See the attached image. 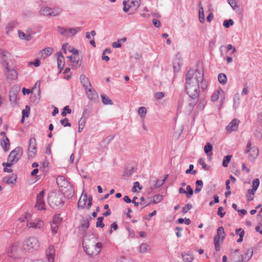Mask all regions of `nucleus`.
I'll return each instance as SVG.
<instances>
[{
	"mask_svg": "<svg viewBox=\"0 0 262 262\" xmlns=\"http://www.w3.org/2000/svg\"><path fill=\"white\" fill-rule=\"evenodd\" d=\"M182 257L185 262H191L193 259V255L191 253H182Z\"/></svg>",
	"mask_w": 262,
	"mask_h": 262,
	"instance_id": "c756f323",
	"label": "nucleus"
},
{
	"mask_svg": "<svg viewBox=\"0 0 262 262\" xmlns=\"http://www.w3.org/2000/svg\"><path fill=\"white\" fill-rule=\"evenodd\" d=\"M17 24L14 21H11L8 24L6 27V33L10 34L11 32L16 27Z\"/></svg>",
	"mask_w": 262,
	"mask_h": 262,
	"instance_id": "7c9ffc66",
	"label": "nucleus"
},
{
	"mask_svg": "<svg viewBox=\"0 0 262 262\" xmlns=\"http://www.w3.org/2000/svg\"><path fill=\"white\" fill-rule=\"evenodd\" d=\"M30 111V106L28 105H26L25 107V109L23 110L22 111V115L23 118L28 117L29 116Z\"/></svg>",
	"mask_w": 262,
	"mask_h": 262,
	"instance_id": "de8ad7c7",
	"label": "nucleus"
},
{
	"mask_svg": "<svg viewBox=\"0 0 262 262\" xmlns=\"http://www.w3.org/2000/svg\"><path fill=\"white\" fill-rule=\"evenodd\" d=\"M46 257L48 262H54L55 250L53 245H50L46 251Z\"/></svg>",
	"mask_w": 262,
	"mask_h": 262,
	"instance_id": "f3484780",
	"label": "nucleus"
},
{
	"mask_svg": "<svg viewBox=\"0 0 262 262\" xmlns=\"http://www.w3.org/2000/svg\"><path fill=\"white\" fill-rule=\"evenodd\" d=\"M228 2L233 10L236 11L239 10V6L237 5L235 0H228Z\"/></svg>",
	"mask_w": 262,
	"mask_h": 262,
	"instance_id": "58836bf2",
	"label": "nucleus"
},
{
	"mask_svg": "<svg viewBox=\"0 0 262 262\" xmlns=\"http://www.w3.org/2000/svg\"><path fill=\"white\" fill-rule=\"evenodd\" d=\"M212 150V145L209 143H207L204 147V151L206 155L210 157L211 156V151Z\"/></svg>",
	"mask_w": 262,
	"mask_h": 262,
	"instance_id": "473e14b6",
	"label": "nucleus"
},
{
	"mask_svg": "<svg viewBox=\"0 0 262 262\" xmlns=\"http://www.w3.org/2000/svg\"><path fill=\"white\" fill-rule=\"evenodd\" d=\"M193 165L190 164L189 165V169L186 170V173H190L191 174H195L196 172V170H193Z\"/></svg>",
	"mask_w": 262,
	"mask_h": 262,
	"instance_id": "052dcab7",
	"label": "nucleus"
},
{
	"mask_svg": "<svg viewBox=\"0 0 262 262\" xmlns=\"http://www.w3.org/2000/svg\"><path fill=\"white\" fill-rule=\"evenodd\" d=\"M142 11H143V12L141 13V15L142 17L147 18L149 16V14L148 13V10L147 7H144Z\"/></svg>",
	"mask_w": 262,
	"mask_h": 262,
	"instance_id": "680f3d73",
	"label": "nucleus"
},
{
	"mask_svg": "<svg viewBox=\"0 0 262 262\" xmlns=\"http://www.w3.org/2000/svg\"><path fill=\"white\" fill-rule=\"evenodd\" d=\"M40 80L37 81L32 89L31 93H33V92H35V91H36L37 93L39 94V93H40Z\"/></svg>",
	"mask_w": 262,
	"mask_h": 262,
	"instance_id": "c03bdc74",
	"label": "nucleus"
},
{
	"mask_svg": "<svg viewBox=\"0 0 262 262\" xmlns=\"http://www.w3.org/2000/svg\"><path fill=\"white\" fill-rule=\"evenodd\" d=\"M18 250V246L17 244H12L8 249L7 253L9 256L12 258H16Z\"/></svg>",
	"mask_w": 262,
	"mask_h": 262,
	"instance_id": "6ab92c4d",
	"label": "nucleus"
},
{
	"mask_svg": "<svg viewBox=\"0 0 262 262\" xmlns=\"http://www.w3.org/2000/svg\"><path fill=\"white\" fill-rule=\"evenodd\" d=\"M44 194L45 191L42 190L36 196V202L35 207L38 210H45L46 209L43 201Z\"/></svg>",
	"mask_w": 262,
	"mask_h": 262,
	"instance_id": "f8f14e48",
	"label": "nucleus"
},
{
	"mask_svg": "<svg viewBox=\"0 0 262 262\" xmlns=\"http://www.w3.org/2000/svg\"><path fill=\"white\" fill-rule=\"evenodd\" d=\"M102 101L104 105H113V101L107 96L104 95H101Z\"/></svg>",
	"mask_w": 262,
	"mask_h": 262,
	"instance_id": "72a5a7b5",
	"label": "nucleus"
},
{
	"mask_svg": "<svg viewBox=\"0 0 262 262\" xmlns=\"http://www.w3.org/2000/svg\"><path fill=\"white\" fill-rule=\"evenodd\" d=\"M23 154V149L17 147L11 151L8 157V162H4L2 165L4 167H10L17 162Z\"/></svg>",
	"mask_w": 262,
	"mask_h": 262,
	"instance_id": "39448f33",
	"label": "nucleus"
},
{
	"mask_svg": "<svg viewBox=\"0 0 262 262\" xmlns=\"http://www.w3.org/2000/svg\"><path fill=\"white\" fill-rule=\"evenodd\" d=\"M219 94H220V91L219 90L215 91L213 93V94L212 95V96L211 97V100L212 101H216L218 99L219 97Z\"/></svg>",
	"mask_w": 262,
	"mask_h": 262,
	"instance_id": "6e6d98bb",
	"label": "nucleus"
},
{
	"mask_svg": "<svg viewBox=\"0 0 262 262\" xmlns=\"http://www.w3.org/2000/svg\"><path fill=\"white\" fill-rule=\"evenodd\" d=\"M214 244L215 250L218 251L220 250V240L217 239V238H214L213 239Z\"/></svg>",
	"mask_w": 262,
	"mask_h": 262,
	"instance_id": "e2e57ef3",
	"label": "nucleus"
},
{
	"mask_svg": "<svg viewBox=\"0 0 262 262\" xmlns=\"http://www.w3.org/2000/svg\"><path fill=\"white\" fill-rule=\"evenodd\" d=\"M207 87V82L204 79L203 70L190 69L185 76V90L189 97L194 100L191 104L192 109L199 97L200 88L204 90Z\"/></svg>",
	"mask_w": 262,
	"mask_h": 262,
	"instance_id": "f257e3e1",
	"label": "nucleus"
},
{
	"mask_svg": "<svg viewBox=\"0 0 262 262\" xmlns=\"http://www.w3.org/2000/svg\"><path fill=\"white\" fill-rule=\"evenodd\" d=\"M62 11V9L58 7H55L51 8V15L56 16L59 15Z\"/></svg>",
	"mask_w": 262,
	"mask_h": 262,
	"instance_id": "e433bc0d",
	"label": "nucleus"
},
{
	"mask_svg": "<svg viewBox=\"0 0 262 262\" xmlns=\"http://www.w3.org/2000/svg\"><path fill=\"white\" fill-rule=\"evenodd\" d=\"M223 210H224V208L223 207H219L218 210H217V214L219 215H220L221 217H223L226 213L225 212H223Z\"/></svg>",
	"mask_w": 262,
	"mask_h": 262,
	"instance_id": "338daca9",
	"label": "nucleus"
},
{
	"mask_svg": "<svg viewBox=\"0 0 262 262\" xmlns=\"http://www.w3.org/2000/svg\"><path fill=\"white\" fill-rule=\"evenodd\" d=\"M167 177H168V175H166L165 176V177L164 178H163V179H162L161 180H160V181L157 180L156 184L155 186V187L157 188V187H159L161 186H162L165 182V181L166 179L167 178Z\"/></svg>",
	"mask_w": 262,
	"mask_h": 262,
	"instance_id": "13d9d810",
	"label": "nucleus"
},
{
	"mask_svg": "<svg viewBox=\"0 0 262 262\" xmlns=\"http://www.w3.org/2000/svg\"><path fill=\"white\" fill-rule=\"evenodd\" d=\"M18 35L20 39L27 41L30 40L32 38L31 32L29 30L27 31V33H24L21 30H18Z\"/></svg>",
	"mask_w": 262,
	"mask_h": 262,
	"instance_id": "4be33fe9",
	"label": "nucleus"
},
{
	"mask_svg": "<svg viewBox=\"0 0 262 262\" xmlns=\"http://www.w3.org/2000/svg\"><path fill=\"white\" fill-rule=\"evenodd\" d=\"M164 96V95L162 92H157L155 95V97L157 100L162 99Z\"/></svg>",
	"mask_w": 262,
	"mask_h": 262,
	"instance_id": "774afa93",
	"label": "nucleus"
},
{
	"mask_svg": "<svg viewBox=\"0 0 262 262\" xmlns=\"http://www.w3.org/2000/svg\"><path fill=\"white\" fill-rule=\"evenodd\" d=\"M245 153H249L248 159L250 161H253L257 158L259 154V149L257 146H252L251 142L249 141L247 144Z\"/></svg>",
	"mask_w": 262,
	"mask_h": 262,
	"instance_id": "423d86ee",
	"label": "nucleus"
},
{
	"mask_svg": "<svg viewBox=\"0 0 262 262\" xmlns=\"http://www.w3.org/2000/svg\"><path fill=\"white\" fill-rule=\"evenodd\" d=\"M72 62V67L73 69H77L79 68L82 63V59L78 55V51H75L72 55L68 57Z\"/></svg>",
	"mask_w": 262,
	"mask_h": 262,
	"instance_id": "9d476101",
	"label": "nucleus"
},
{
	"mask_svg": "<svg viewBox=\"0 0 262 262\" xmlns=\"http://www.w3.org/2000/svg\"><path fill=\"white\" fill-rule=\"evenodd\" d=\"M49 202L50 206L53 208H58L62 206L63 204L62 194H54L49 197Z\"/></svg>",
	"mask_w": 262,
	"mask_h": 262,
	"instance_id": "6e6552de",
	"label": "nucleus"
},
{
	"mask_svg": "<svg viewBox=\"0 0 262 262\" xmlns=\"http://www.w3.org/2000/svg\"><path fill=\"white\" fill-rule=\"evenodd\" d=\"M93 242L90 241L89 243H86L84 241L83 243V248L85 252L92 256L97 255L101 251L102 244L101 243L96 242L95 238L93 237Z\"/></svg>",
	"mask_w": 262,
	"mask_h": 262,
	"instance_id": "7ed1b4c3",
	"label": "nucleus"
},
{
	"mask_svg": "<svg viewBox=\"0 0 262 262\" xmlns=\"http://www.w3.org/2000/svg\"><path fill=\"white\" fill-rule=\"evenodd\" d=\"M162 199L163 196L162 195L157 194L152 197L148 198V202L144 203V198L143 197H141L140 198V204L144 207L150 205L151 204H158L162 201Z\"/></svg>",
	"mask_w": 262,
	"mask_h": 262,
	"instance_id": "1a4fd4ad",
	"label": "nucleus"
},
{
	"mask_svg": "<svg viewBox=\"0 0 262 262\" xmlns=\"http://www.w3.org/2000/svg\"><path fill=\"white\" fill-rule=\"evenodd\" d=\"M53 49L52 48H46L42 50L39 54L40 55V58L45 59L48 56H50L53 52Z\"/></svg>",
	"mask_w": 262,
	"mask_h": 262,
	"instance_id": "b1692460",
	"label": "nucleus"
},
{
	"mask_svg": "<svg viewBox=\"0 0 262 262\" xmlns=\"http://www.w3.org/2000/svg\"><path fill=\"white\" fill-rule=\"evenodd\" d=\"M103 219H104V218L102 216L99 217L97 219V221L96 225V227L103 228L104 227V224L102 222Z\"/></svg>",
	"mask_w": 262,
	"mask_h": 262,
	"instance_id": "8fccbe9b",
	"label": "nucleus"
},
{
	"mask_svg": "<svg viewBox=\"0 0 262 262\" xmlns=\"http://www.w3.org/2000/svg\"><path fill=\"white\" fill-rule=\"evenodd\" d=\"M1 144L3 149L7 151L9 149L10 143L9 140L7 137L3 138L1 140Z\"/></svg>",
	"mask_w": 262,
	"mask_h": 262,
	"instance_id": "a878e982",
	"label": "nucleus"
},
{
	"mask_svg": "<svg viewBox=\"0 0 262 262\" xmlns=\"http://www.w3.org/2000/svg\"><path fill=\"white\" fill-rule=\"evenodd\" d=\"M123 10L124 12H127L129 10H136L140 5V0H127L123 2Z\"/></svg>",
	"mask_w": 262,
	"mask_h": 262,
	"instance_id": "0eeeda50",
	"label": "nucleus"
},
{
	"mask_svg": "<svg viewBox=\"0 0 262 262\" xmlns=\"http://www.w3.org/2000/svg\"><path fill=\"white\" fill-rule=\"evenodd\" d=\"M239 121L236 119H234L226 126V129L229 133H231L237 130L238 128Z\"/></svg>",
	"mask_w": 262,
	"mask_h": 262,
	"instance_id": "aec40b11",
	"label": "nucleus"
},
{
	"mask_svg": "<svg viewBox=\"0 0 262 262\" xmlns=\"http://www.w3.org/2000/svg\"><path fill=\"white\" fill-rule=\"evenodd\" d=\"M259 185V180L258 179H255L252 182V189L253 190H256L257 189L258 186Z\"/></svg>",
	"mask_w": 262,
	"mask_h": 262,
	"instance_id": "5fc2aeb1",
	"label": "nucleus"
},
{
	"mask_svg": "<svg viewBox=\"0 0 262 262\" xmlns=\"http://www.w3.org/2000/svg\"><path fill=\"white\" fill-rule=\"evenodd\" d=\"M149 246L146 243L142 244L140 247V250L142 253H145L149 251Z\"/></svg>",
	"mask_w": 262,
	"mask_h": 262,
	"instance_id": "a18cd8bd",
	"label": "nucleus"
},
{
	"mask_svg": "<svg viewBox=\"0 0 262 262\" xmlns=\"http://www.w3.org/2000/svg\"><path fill=\"white\" fill-rule=\"evenodd\" d=\"M191 208L192 205L190 204H187L182 209L183 212L184 213L187 212Z\"/></svg>",
	"mask_w": 262,
	"mask_h": 262,
	"instance_id": "69168bd1",
	"label": "nucleus"
},
{
	"mask_svg": "<svg viewBox=\"0 0 262 262\" xmlns=\"http://www.w3.org/2000/svg\"><path fill=\"white\" fill-rule=\"evenodd\" d=\"M9 99L12 103L14 104H16L17 100V94L15 92H13L12 91H10Z\"/></svg>",
	"mask_w": 262,
	"mask_h": 262,
	"instance_id": "f704fd0d",
	"label": "nucleus"
},
{
	"mask_svg": "<svg viewBox=\"0 0 262 262\" xmlns=\"http://www.w3.org/2000/svg\"><path fill=\"white\" fill-rule=\"evenodd\" d=\"M86 93L89 99L96 101L98 99V95L94 89L89 88L86 90Z\"/></svg>",
	"mask_w": 262,
	"mask_h": 262,
	"instance_id": "412c9836",
	"label": "nucleus"
},
{
	"mask_svg": "<svg viewBox=\"0 0 262 262\" xmlns=\"http://www.w3.org/2000/svg\"><path fill=\"white\" fill-rule=\"evenodd\" d=\"M60 122L64 127L71 126V123L68 122V120L67 118H64L63 119H61L60 121Z\"/></svg>",
	"mask_w": 262,
	"mask_h": 262,
	"instance_id": "0e129e2a",
	"label": "nucleus"
},
{
	"mask_svg": "<svg viewBox=\"0 0 262 262\" xmlns=\"http://www.w3.org/2000/svg\"><path fill=\"white\" fill-rule=\"evenodd\" d=\"M256 190H253V189H248L247 191V198L249 201H251L253 200V195Z\"/></svg>",
	"mask_w": 262,
	"mask_h": 262,
	"instance_id": "79ce46f5",
	"label": "nucleus"
},
{
	"mask_svg": "<svg viewBox=\"0 0 262 262\" xmlns=\"http://www.w3.org/2000/svg\"><path fill=\"white\" fill-rule=\"evenodd\" d=\"M80 82L85 90L91 86L88 78L84 75H81L80 77Z\"/></svg>",
	"mask_w": 262,
	"mask_h": 262,
	"instance_id": "393cba45",
	"label": "nucleus"
},
{
	"mask_svg": "<svg viewBox=\"0 0 262 262\" xmlns=\"http://www.w3.org/2000/svg\"><path fill=\"white\" fill-rule=\"evenodd\" d=\"M199 14L200 21L201 23H203L205 20V15L204 13V10L201 5V2L199 3Z\"/></svg>",
	"mask_w": 262,
	"mask_h": 262,
	"instance_id": "2f4dec72",
	"label": "nucleus"
},
{
	"mask_svg": "<svg viewBox=\"0 0 262 262\" xmlns=\"http://www.w3.org/2000/svg\"><path fill=\"white\" fill-rule=\"evenodd\" d=\"M36 140L32 138L29 140L28 155L29 158L34 157L36 154Z\"/></svg>",
	"mask_w": 262,
	"mask_h": 262,
	"instance_id": "2eb2a0df",
	"label": "nucleus"
},
{
	"mask_svg": "<svg viewBox=\"0 0 262 262\" xmlns=\"http://www.w3.org/2000/svg\"><path fill=\"white\" fill-rule=\"evenodd\" d=\"M199 163L202 165V168L205 170H208L209 167L205 163V160L203 158H200L199 160Z\"/></svg>",
	"mask_w": 262,
	"mask_h": 262,
	"instance_id": "09e8293b",
	"label": "nucleus"
},
{
	"mask_svg": "<svg viewBox=\"0 0 262 262\" xmlns=\"http://www.w3.org/2000/svg\"><path fill=\"white\" fill-rule=\"evenodd\" d=\"M60 33L65 36H74L77 33L80 31V27H76L75 28H66L58 27Z\"/></svg>",
	"mask_w": 262,
	"mask_h": 262,
	"instance_id": "9b49d317",
	"label": "nucleus"
},
{
	"mask_svg": "<svg viewBox=\"0 0 262 262\" xmlns=\"http://www.w3.org/2000/svg\"><path fill=\"white\" fill-rule=\"evenodd\" d=\"M6 72L5 75L8 79L14 80L17 78V73L13 69H10L9 66L5 67Z\"/></svg>",
	"mask_w": 262,
	"mask_h": 262,
	"instance_id": "a211bd4d",
	"label": "nucleus"
},
{
	"mask_svg": "<svg viewBox=\"0 0 262 262\" xmlns=\"http://www.w3.org/2000/svg\"><path fill=\"white\" fill-rule=\"evenodd\" d=\"M89 221L85 220L81 222L80 230L85 231L89 227Z\"/></svg>",
	"mask_w": 262,
	"mask_h": 262,
	"instance_id": "4c0bfd02",
	"label": "nucleus"
},
{
	"mask_svg": "<svg viewBox=\"0 0 262 262\" xmlns=\"http://www.w3.org/2000/svg\"><path fill=\"white\" fill-rule=\"evenodd\" d=\"M71 110L69 108V106H66L63 108V111L61 113V115L63 117H66L67 114H71Z\"/></svg>",
	"mask_w": 262,
	"mask_h": 262,
	"instance_id": "4d7b16f0",
	"label": "nucleus"
},
{
	"mask_svg": "<svg viewBox=\"0 0 262 262\" xmlns=\"http://www.w3.org/2000/svg\"><path fill=\"white\" fill-rule=\"evenodd\" d=\"M27 226L30 228L41 229L44 226V222L40 219H36L33 221L28 222Z\"/></svg>",
	"mask_w": 262,
	"mask_h": 262,
	"instance_id": "dca6fc26",
	"label": "nucleus"
},
{
	"mask_svg": "<svg viewBox=\"0 0 262 262\" xmlns=\"http://www.w3.org/2000/svg\"><path fill=\"white\" fill-rule=\"evenodd\" d=\"M214 238H217V239H221L222 241L225 238V232L224 229L223 227H219L217 230V235H216Z\"/></svg>",
	"mask_w": 262,
	"mask_h": 262,
	"instance_id": "bb28decb",
	"label": "nucleus"
},
{
	"mask_svg": "<svg viewBox=\"0 0 262 262\" xmlns=\"http://www.w3.org/2000/svg\"><path fill=\"white\" fill-rule=\"evenodd\" d=\"M232 156L228 155L224 157L223 161V166L224 167H226L228 166L229 163L230 162Z\"/></svg>",
	"mask_w": 262,
	"mask_h": 262,
	"instance_id": "49530a36",
	"label": "nucleus"
},
{
	"mask_svg": "<svg viewBox=\"0 0 262 262\" xmlns=\"http://www.w3.org/2000/svg\"><path fill=\"white\" fill-rule=\"evenodd\" d=\"M186 195L188 198H190L193 194V191L190 185H188L186 187Z\"/></svg>",
	"mask_w": 262,
	"mask_h": 262,
	"instance_id": "3c124183",
	"label": "nucleus"
},
{
	"mask_svg": "<svg viewBox=\"0 0 262 262\" xmlns=\"http://www.w3.org/2000/svg\"><path fill=\"white\" fill-rule=\"evenodd\" d=\"M234 24V21L232 19H228V20H225L224 21L223 23V26L226 28H228L230 27V26H232Z\"/></svg>",
	"mask_w": 262,
	"mask_h": 262,
	"instance_id": "603ef678",
	"label": "nucleus"
},
{
	"mask_svg": "<svg viewBox=\"0 0 262 262\" xmlns=\"http://www.w3.org/2000/svg\"><path fill=\"white\" fill-rule=\"evenodd\" d=\"M85 124V120L83 119L82 118L79 120V128L78 131L80 132L83 128Z\"/></svg>",
	"mask_w": 262,
	"mask_h": 262,
	"instance_id": "bf43d9fd",
	"label": "nucleus"
},
{
	"mask_svg": "<svg viewBox=\"0 0 262 262\" xmlns=\"http://www.w3.org/2000/svg\"><path fill=\"white\" fill-rule=\"evenodd\" d=\"M62 218L60 217V214H56L53 216V220L52 221V223H54L55 224L59 226L62 222Z\"/></svg>",
	"mask_w": 262,
	"mask_h": 262,
	"instance_id": "c9c22d12",
	"label": "nucleus"
},
{
	"mask_svg": "<svg viewBox=\"0 0 262 262\" xmlns=\"http://www.w3.org/2000/svg\"><path fill=\"white\" fill-rule=\"evenodd\" d=\"M51 224V229L53 234H56L57 232L59 226L56 224H55L54 223L52 222L50 223Z\"/></svg>",
	"mask_w": 262,
	"mask_h": 262,
	"instance_id": "864d4df0",
	"label": "nucleus"
},
{
	"mask_svg": "<svg viewBox=\"0 0 262 262\" xmlns=\"http://www.w3.org/2000/svg\"><path fill=\"white\" fill-rule=\"evenodd\" d=\"M40 243L38 238L35 236H29L23 242V248L28 251L33 252L40 247Z\"/></svg>",
	"mask_w": 262,
	"mask_h": 262,
	"instance_id": "20e7f679",
	"label": "nucleus"
},
{
	"mask_svg": "<svg viewBox=\"0 0 262 262\" xmlns=\"http://www.w3.org/2000/svg\"><path fill=\"white\" fill-rule=\"evenodd\" d=\"M138 113L140 116L141 118H144L146 114V108L143 106L140 107L138 108Z\"/></svg>",
	"mask_w": 262,
	"mask_h": 262,
	"instance_id": "37998d69",
	"label": "nucleus"
},
{
	"mask_svg": "<svg viewBox=\"0 0 262 262\" xmlns=\"http://www.w3.org/2000/svg\"><path fill=\"white\" fill-rule=\"evenodd\" d=\"M218 80L222 84H224L227 82V77L225 74L220 73L218 76Z\"/></svg>",
	"mask_w": 262,
	"mask_h": 262,
	"instance_id": "ea45409f",
	"label": "nucleus"
},
{
	"mask_svg": "<svg viewBox=\"0 0 262 262\" xmlns=\"http://www.w3.org/2000/svg\"><path fill=\"white\" fill-rule=\"evenodd\" d=\"M252 255V250L251 249H248L244 257H242V255H241L239 257H241L243 259H244L245 260H248L251 258Z\"/></svg>",
	"mask_w": 262,
	"mask_h": 262,
	"instance_id": "a19ab883",
	"label": "nucleus"
},
{
	"mask_svg": "<svg viewBox=\"0 0 262 262\" xmlns=\"http://www.w3.org/2000/svg\"><path fill=\"white\" fill-rule=\"evenodd\" d=\"M17 176L15 174H12L11 176H7L3 178V181L4 183L7 184L16 183Z\"/></svg>",
	"mask_w": 262,
	"mask_h": 262,
	"instance_id": "5701e85b",
	"label": "nucleus"
},
{
	"mask_svg": "<svg viewBox=\"0 0 262 262\" xmlns=\"http://www.w3.org/2000/svg\"><path fill=\"white\" fill-rule=\"evenodd\" d=\"M56 183L66 196L69 198L74 195V190L73 186L63 176H58L56 179Z\"/></svg>",
	"mask_w": 262,
	"mask_h": 262,
	"instance_id": "f03ea898",
	"label": "nucleus"
},
{
	"mask_svg": "<svg viewBox=\"0 0 262 262\" xmlns=\"http://www.w3.org/2000/svg\"><path fill=\"white\" fill-rule=\"evenodd\" d=\"M10 54L6 51L0 49V63L6 67L9 66L8 61L10 58Z\"/></svg>",
	"mask_w": 262,
	"mask_h": 262,
	"instance_id": "4468645a",
	"label": "nucleus"
},
{
	"mask_svg": "<svg viewBox=\"0 0 262 262\" xmlns=\"http://www.w3.org/2000/svg\"><path fill=\"white\" fill-rule=\"evenodd\" d=\"M39 13L41 15L43 16L51 15V8L48 7H41Z\"/></svg>",
	"mask_w": 262,
	"mask_h": 262,
	"instance_id": "c85d7f7f",
	"label": "nucleus"
},
{
	"mask_svg": "<svg viewBox=\"0 0 262 262\" xmlns=\"http://www.w3.org/2000/svg\"><path fill=\"white\" fill-rule=\"evenodd\" d=\"M88 200L87 208L89 209L90 207L92 205V198L90 197L89 199L86 194L84 195H82L80 198L78 202V209H83L85 206H86V203Z\"/></svg>",
	"mask_w": 262,
	"mask_h": 262,
	"instance_id": "ddd939ff",
	"label": "nucleus"
},
{
	"mask_svg": "<svg viewBox=\"0 0 262 262\" xmlns=\"http://www.w3.org/2000/svg\"><path fill=\"white\" fill-rule=\"evenodd\" d=\"M58 54L59 55L57 58L58 68L61 70L64 67V57L60 52H59Z\"/></svg>",
	"mask_w": 262,
	"mask_h": 262,
	"instance_id": "cd10ccee",
	"label": "nucleus"
}]
</instances>
